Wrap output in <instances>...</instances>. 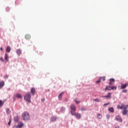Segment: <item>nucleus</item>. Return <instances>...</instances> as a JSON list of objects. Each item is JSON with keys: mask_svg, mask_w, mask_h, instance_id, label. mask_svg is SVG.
<instances>
[{"mask_svg": "<svg viewBox=\"0 0 128 128\" xmlns=\"http://www.w3.org/2000/svg\"><path fill=\"white\" fill-rule=\"evenodd\" d=\"M30 98H32V94H30V92H28L24 96V100L27 102H29V104H30V102H32V100H30Z\"/></svg>", "mask_w": 128, "mask_h": 128, "instance_id": "nucleus-1", "label": "nucleus"}, {"mask_svg": "<svg viewBox=\"0 0 128 128\" xmlns=\"http://www.w3.org/2000/svg\"><path fill=\"white\" fill-rule=\"evenodd\" d=\"M22 118L23 120L26 122V120H28L30 118V114L27 112H26L22 114Z\"/></svg>", "mask_w": 128, "mask_h": 128, "instance_id": "nucleus-2", "label": "nucleus"}, {"mask_svg": "<svg viewBox=\"0 0 128 128\" xmlns=\"http://www.w3.org/2000/svg\"><path fill=\"white\" fill-rule=\"evenodd\" d=\"M70 112L72 116H76L77 120H80V118H82V115L80 113H78V112L76 113V112H72V111H70Z\"/></svg>", "mask_w": 128, "mask_h": 128, "instance_id": "nucleus-3", "label": "nucleus"}, {"mask_svg": "<svg viewBox=\"0 0 128 128\" xmlns=\"http://www.w3.org/2000/svg\"><path fill=\"white\" fill-rule=\"evenodd\" d=\"M128 86V82L124 84H121V86L120 87V90H124V88H126Z\"/></svg>", "mask_w": 128, "mask_h": 128, "instance_id": "nucleus-4", "label": "nucleus"}, {"mask_svg": "<svg viewBox=\"0 0 128 128\" xmlns=\"http://www.w3.org/2000/svg\"><path fill=\"white\" fill-rule=\"evenodd\" d=\"M70 108L71 110L70 112H76V106L74 104H72L70 105Z\"/></svg>", "mask_w": 128, "mask_h": 128, "instance_id": "nucleus-5", "label": "nucleus"}, {"mask_svg": "<svg viewBox=\"0 0 128 128\" xmlns=\"http://www.w3.org/2000/svg\"><path fill=\"white\" fill-rule=\"evenodd\" d=\"M116 120H117V122H122V118L118 115L116 116Z\"/></svg>", "mask_w": 128, "mask_h": 128, "instance_id": "nucleus-6", "label": "nucleus"}, {"mask_svg": "<svg viewBox=\"0 0 128 128\" xmlns=\"http://www.w3.org/2000/svg\"><path fill=\"white\" fill-rule=\"evenodd\" d=\"M50 122H56V116H52L50 118Z\"/></svg>", "mask_w": 128, "mask_h": 128, "instance_id": "nucleus-7", "label": "nucleus"}, {"mask_svg": "<svg viewBox=\"0 0 128 128\" xmlns=\"http://www.w3.org/2000/svg\"><path fill=\"white\" fill-rule=\"evenodd\" d=\"M112 92H109L108 93V95H106V96H102V98H110H110H112Z\"/></svg>", "mask_w": 128, "mask_h": 128, "instance_id": "nucleus-8", "label": "nucleus"}, {"mask_svg": "<svg viewBox=\"0 0 128 128\" xmlns=\"http://www.w3.org/2000/svg\"><path fill=\"white\" fill-rule=\"evenodd\" d=\"M14 120L15 122H20V116H14Z\"/></svg>", "mask_w": 128, "mask_h": 128, "instance_id": "nucleus-9", "label": "nucleus"}, {"mask_svg": "<svg viewBox=\"0 0 128 128\" xmlns=\"http://www.w3.org/2000/svg\"><path fill=\"white\" fill-rule=\"evenodd\" d=\"M23 126H24V123H22V122H19L18 125H16V126L18 128H22Z\"/></svg>", "mask_w": 128, "mask_h": 128, "instance_id": "nucleus-10", "label": "nucleus"}, {"mask_svg": "<svg viewBox=\"0 0 128 128\" xmlns=\"http://www.w3.org/2000/svg\"><path fill=\"white\" fill-rule=\"evenodd\" d=\"M30 92L32 94V96H34V94H36V88H32Z\"/></svg>", "mask_w": 128, "mask_h": 128, "instance_id": "nucleus-11", "label": "nucleus"}, {"mask_svg": "<svg viewBox=\"0 0 128 128\" xmlns=\"http://www.w3.org/2000/svg\"><path fill=\"white\" fill-rule=\"evenodd\" d=\"M128 109H124V110L122 112V114H123V116H126L128 114Z\"/></svg>", "mask_w": 128, "mask_h": 128, "instance_id": "nucleus-12", "label": "nucleus"}, {"mask_svg": "<svg viewBox=\"0 0 128 128\" xmlns=\"http://www.w3.org/2000/svg\"><path fill=\"white\" fill-rule=\"evenodd\" d=\"M4 60H6L5 62H8V54L6 53L4 55Z\"/></svg>", "mask_w": 128, "mask_h": 128, "instance_id": "nucleus-13", "label": "nucleus"}, {"mask_svg": "<svg viewBox=\"0 0 128 128\" xmlns=\"http://www.w3.org/2000/svg\"><path fill=\"white\" fill-rule=\"evenodd\" d=\"M4 86V81H1L0 82V90H2V88Z\"/></svg>", "mask_w": 128, "mask_h": 128, "instance_id": "nucleus-14", "label": "nucleus"}, {"mask_svg": "<svg viewBox=\"0 0 128 128\" xmlns=\"http://www.w3.org/2000/svg\"><path fill=\"white\" fill-rule=\"evenodd\" d=\"M16 53L18 56H20V54H22V50H20V49H18L16 50Z\"/></svg>", "mask_w": 128, "mask_h": 128, "instance_id": "nucleus-15", "label": "nucleus"}, {"mask_svg": "<svg viewBox=\"0 0 128 128\" xmlns=\"http://www.w3.org/2000/svg\"><path fill=\"white\" fill-rule=\"evenodd\" d=\"M108 110L110 112H114V108L113 107H110L109 108H108Z\"/></svg>", "mask_w": 128, "mask_h": 128, "instance_id": "nucleus-16", "label": "nucleus"}, {"mask_svg": "<svg viewBox=\"0 0 128 128\" xmlns=\"http://www.w3.org/2000/svg\"><path fill=\"white\" fill-rule=\"evenodd\" d=\"M64 92H62L58 95V100H62V95L64 94Z\"/></svg>", "mask_w": 128, "mask_h": 128, "instance_id": "nucleus-17", "label": "nucleus"}, {"mask_svg": "<svg viewBox=\"0 0 128 128\" xmlns=\"http://www.w3.org/2000/svg\"><path fill=\"white\" fill-rule=\"evenodd\" d=\"M115 80L114 78H110V82H109V84H114V82Z\"/></svg>", "mask_w": 128, "mask_h": 128, "instance_id": "nucleus-18", "label": "nucleus"}, {"mask_svg": "<svg viewBox=\"0 0 128 128\" xmlns=\"http://www.w3.org/2000/svg\"><path fill=\"white\" fill-rule=\"evenodd\" d=\"M16 96V98H22V94H20V93H17Z\"/></svg>", "mask_w": 128, "mask_h": 128, "instance_id": "nucleus-19", "label": "nucleus"}, {"mask_svg": "<svg viewBox=\"0 0 128 128\" xmlns=\"http://www.w3.org/2000/svg\"><path fill=\"white\" fill-rule=\"evenodd\" d=\"M10 46H8L6 48V52H10Z\"/></svg>", "mask_w": 128, "mask_h": 128, "instance_id": "nucleus-20", "label": "nucleus"}, {"mask_svg": "<svg viewBox=\"0 0 128 128\" xmlns=\"http://www.w3.org/2000/svg\"><path fill=\"white\" fill-rule=\"evenodd\" d=\"M6 114H10V108H6Z\"/></svg>", "mask_w": 128, "mask_h": 128, "instance_id": "nucleus-21", "label": "nucleus"}, {"mask_svg": "<svg viewBox=\"0 0 128 128\" xmlns=\"http://www.w3.org/2000/svg\"><path fill=\"white\" fill-rule=\"evenodd\" d=\"M112 90V87H110V86H106L105 88V90Z\"/></svg>", "mask_w": 128, "mask_h": 128, "instance_id": "nucleus-22", "label": "nucleus"}, {"mask_svg": "<svg viewBox=\"0 0 128 128\" xmlns=\"http://www.w3.org/2000/svg\"><path fill=\"white\" fill-rule=\"evenodd\" d=\"M4 101L0 100V108H2V106H4Z\"/></svg>", "mask_w": 128, "mask_h": 128, "instance_id": "nucleus-23", "label": "nucleus"}, {"mask_svg": "<svg viewBox=\"0 0 128 128\" xmlns=\"http://www.w3.org/2000/svg\"><path fill=\"white\" fill-rule=\"evenodd\" d=\"M118 108H120V110H124V104H122V106L118 105Z\"/></svg>", "mask_w": 128, "mask_h": 128, "instance_id": "nucleus-24", "label": "nucleus"}, {"mask_svg": "<svg viewBox=\"0 0 128 128\" xmlns=\"http://www.w3.org/2000/svg\"><path fill=\"white\" fill-rule=\"evenodd\" d=\"M60 112L64 114L66 112V108L62 107L60 109Z\"/></svg>", "mask_w": 128, "mask_h": 128, "instance_id": "nucleus-25", "label": "nucleus"}, {"mask_svg": "<svg viewBox=\"0 0 128 128\" xmlns=\"http://www.w3.org/2000/svg\"><path fill=\"white\" fill-rule=\"evenodd\" d=\"M25 38H26V40H30V36L29 34H26L25 36Z\"/></svg>", "mask_w": 128, "mask_h": 128, "instance_id": "nucleus-26", "label": "nucleus"}, {"mask_svg": "<svg viewBox=\"0 0 128 128\" xmlns=\"http://www.w3.org/2000/svg\"><path fill=\"white\" fill-rule=\"evenodd\" d=\"M128 104L124 106V110H128Z\"/></svg>", "mask_w": 128, "mask_h": 128, "instance_id": "nucleus-27", "label": "nucleus"}, {"mask_svg": "<svg viewBox=\"0 0 128 128\" xmlns=\"http://www.w3.org/2000/svg\"><path fill=\"white\" fill-rule=\"evenodd\" d=\"M100 80H104H104H106V76H103V77H100Z\"/></svg>", "mask_w": 128, "mask_h": 128, "instance_id": "nucleus-28", "label": "nucleus"}, {"mask_svg": "<svg viewBox=\"0 0 128 128\" xmlns=\"http://www.w3.org/2000/svg\"><path fill=\"white\" fill-rule=\"evenodd\" d=\"M94 102H100V99H98V98L94 99Z\"/></svg>", "mask_w": 128, "mask_h": 128, "instance_id": "nucleus-29", "label": "nucleus"}, {"mask_svg": "<svg viewBox=\"0 0 128 128\" xmlns=\"http://www.w3.org/2000/svg\"><path fill=\"white\" fill-rule=\"evenodd\" d=\"M98 118H102V116L100 114H98Z\"/></svg>", "mask_w": 128, "mask_h": 128, "instance_id": "nucleus-30", "label": "nucleus"}, {"mask_svg": "<svg viewBox=\"0 0 128 128\" xmlns=\"http://www.w3.org/2000/svg\"><path fill=\"white\" fill-rule=\"evenodd\" d=\"M111 90H116V86H112L111 87Z\"/></svg>", "mask_w": 128, "mask_h": 128, "instance_id": "nucleus-31", "label": "nucleus"}, {"mask_svg": "<svg viewBox=\"0 0 128 128\" xmlns=\"http://www.w3.org/2000/svg\"><path fill=\"white\" fill-rule=\"evenodd\" d=\"M4 78H8V74H6L4 76Z\"/></svg>", "mask_w": 128, "mask_h": 128, "instance_id": "nucleus-32", "label": "nucleus"}, {"mask_svg": "<svg viewBox=\"0 0 128 128\" xmlns=\"http://www.w3.org/2000/svg\"><path fill=\"white\" fill-rule=\"evenodd\" d=\"M100 78H99L98 80L96 82V83L100 84Z\"/></svg>", "mask_w": 128, "mask_h": 128, "instance_id": "nucleus-33", "label": "nucleus"}, {"mask_svg": "<svg viewBox=\"0 0 128 128\" xmlns=\"http://www.w3.org/2000/svg\"><path fill=\"white\" fill-rule=\"evenodd\" d=\"M74 102H76L77 104L80 103V101H78V100H76V99H74Z\"/></svg>", "mask_w": 128, "mask_h": 128, "instance_id": "nucleus-34", "label": "nucleus"}, {"mask_svg": "<svg viewBox=\"0 0 128 128\" xmlns=\"http://www.w3.org/2000/svg\"><path fill=\"white\" fill-rule=\"evenodd\" d=\"M122 92H128V90H122Z\"/></svg>", "mask_w": 128, "mask_h": 128, "instance_id": "nucleus-35", "label": "nucleus"}, {"mask_svg": "<svg viewBox=\"0 0 128 128\" xmlns=\"http://www.w3.org/2000/svg\"><path fill=\"white\" fill-rule=\"evenodd\" d=\"M10 124H12V120L10 119V122H8V126H10Z\"/></svg>", "mask_w": 128, "mask_h": 128, "instance_id": "nucleus-36", "label": "nucleus"}, {"mask_svg": "<svg viewBox=\"0 0 128 128\" xmlns=\"http://www.w3.org/2000/svg\"><path fill=\"white\" fill-rule=\"evenodd\" d=\"M106 118L108 120H110V114H106Z\"/></svg>", "mask_w": 128, "mask_h": 128, "instance_id": "nucleus-37", "label": "nucleus"}, {"mask_svg": "<svg viewBox=\"0 0 128 128\" xmlns=\"http://www.w3.org/2000/svg\"><path fill=\"white\" fill-rule=\"evenodd\" d=\"M16 96H14V97H13V100L14 102V100H16Z\"/></svg>", "mask_w": 128, "mask_h": 128, "instance_id": "nucleus-38", "label": "nucleus"}, {"mask_svg": "<svg viewBox=\"0 0 128 128\" xmlns=\"http://www.w3.org/2000/svg\"><path fill=\"white\" fill-rule=\"evenodd\" d=\"M0 60H1V62H4V58L2 57L0 58Z\"/></svg>", "mask_w": 128, "mask_h": 128, "instance_id": "nucleus-39", "label": "nucleus"}, {"mask_svg": "<svg viewBox=\"0 0 128 128\" xmlns=\"http://www.w3.org/2000/svg\"><path fill=\"white\" fill-rule=\"evenodd\" d=\"M6 10L7 12H9V10H10V8H9V7H6Z\"/></svg>", "mask_w": 128, "mask_h": 128, "instance_id": "nucleus-40", "label": "nucleus"}, {"mask_svg": "<svg viewBox=\"0 0 128 128\" xmlns=\"http://www.w3.org/2000/svg\"><path fill=\"white\" fill-rule=\"evenodd\" d=\"M108 104H110V103H106L104 104V106H108Z\"/></svg>", "mask_w": 128, "mask_h": 128, "instance_id": "nucleus-41", "label": "nucleus"}, {"mask_svg": "<svg viewBox=\"0 0 128 128\" xmlns=\"http://www.w3.org/2000/svg\"><path fill=\"white\" fill-rule=\"evenodd\" d=\"M81 110H86V109L85 108H82Z\"/></svg>", "mask_w": 128, "mask_h": 128, "instance_id": "nucleus-42", "label": "nucleus"}, {"mask_svg": "<svg viewBox=\"0 0 128 128\" xmlns=\"http://www.w3.org/2000/svg\"><path fill=\"white\" fill-rule=\"evenodd\" d=\"M41 102H44V98H42V99L41 100Z\"/></svg>", "mask_w": 128, "mask_h": 128, "instance_id": "nucleus-43", "label": "nucleus"}, {"mask_svg": "<svg viewBox=\"0 0 128 128\" xmlns=\"http://www.w3.org/2000/svg\"><path fill=\"white\" fill-rule=\"evenodd\" d=\"M115 128H120V126H116Z\"/></svg>", "mask_w": 128, "mask_h": 128, "instance_id": "nucleus-44", "label": "nucleus"}, {"mask_svg": "<svg viewBox=\"0 0 128 128\" xmlns=\"http://www.w3.org/2000/svg\"><path fill=\"white\" fill-rule=\"evenodd\" d=\"M0 50H3L2 48L1 47V48H0Z\"/></svg>", "mask_w": 128, "mask_h": 128, "instance_id": "nucleus-45", "label": "nucleus"}, {"mask_svg": "<svg viewBox=\"0 0 128 128\" xmlns=\"http://www.w3.org/2000/svg\"><path fill=\"white\" fill-rule=\"evenodd\" d=\"M66 102V100H68V99H65Z\"/></svg>", "mask_w": 128, "mask_h": 128, "instance_id": "nucleus-46", "label": "nucleus"}]
</instances>
